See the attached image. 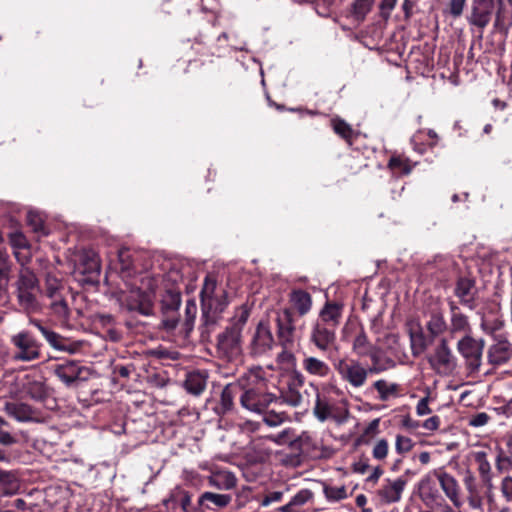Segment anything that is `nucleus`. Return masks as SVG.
Listing matches in <instances>:
<instances>
[{"label": "nucleus", "instance_id": "14", "mask_svg": "<svg viewBox=\"0 0 512 512\" xmlns=\"http://www.w3.org/2000/svg\"><path fill=\"white\" fill-rule=\"evenodd\" d=\"M512 358V342L506 338H497L488 347L487 359L493 366H501Z\"/></svg>", "mask_w": 512, "mask_h": 512}, {"label": "nucleus", "instance_id": "28", "mask_svg": "<svg viewBox=\"0 0 512 512\" xmlns=\"http://www.w3.org/2000/svg\"><path fill=\"white\" fill-rule=\"evenodd\" d=\"M208 483L219 490H231L236 487L237 478L228 470H217L208 477Z\"/></svg>", "mask_w": 512, "mask_h": 512}, {"label": "nucleus", "instance_id": "23", "mask_svg": "<svg viewBox=\"0 0 512 512\" xmlns=\"http://www.w3.org/2000/svg\"><path fill=\"white\" fill-rule=\"evenodd\" d=\"M477 290L474 280L470 278H460L455 287V295L459 298L462 305L470 310L475 307V297Z\"/></svg>", "mask_w": 512, "mask_h": 512}, {"label": "nucleus", "instance_id": "49", "mask_svg": "<svg viewBox=\"0 0 512 512\" xmlns=\"http://www.w3.org/2000/svg\"><path fill=\"white\" fill-rule=\"evenodd\" d=\"M467 0H448L445 12L453 18H459L465 9Z\"/></svg>", "mask_w": 512, "mask_h": 512}, {"label": "nucleus", "instance_id": "61", "mask_svg": "<svg viewBox=\"0 0 512 512\" xmlns=\"http://www.w3.org/2000/svg\"><path fill=\"white\" fill-rule=\"evenodd\" d=\"M284 493L282 491H273L264 496L261 500L260 505L262 507H267L274 502H279L282 500Z\"/></svg>", "mask_w": 512, "mask_h": 512}, {"label": "nucleus", "instance_id": "4", "mask_svg": "<svg viewBox=\"0 0 512 512\" xmlns=\"http://www.w3.org/2000/svg\"><path fill=\"white\" fill-rule=\"evenodd\" d=\"M224 290L217 288L216 280L206 277L201 290L202 312L205 325L215 324L226 303L222 299Z\"/></svg>", "mask_w": 512, "mask_h": 512}, {"label": "nucleus", "instance_id": "37", "mask_svg": "<svg viewBox=\"0 0 512 512\" xmlns=\"http://www.w3.org/2000/svg\"><path fill=\"white\" fill-rule=\"evenodd\" d=\"M24 385L26 393L35 400H42L47 395L45 384L41 380L29 379Z\"/></svg>", "mask_w": 512, "mask_h": 512}, {"label": "nucleus", "instance_id": "19", "mask_svg": "<svg viewBox=\"0 0 512 512\" xmlns=\"http://www.w3.org/2000/svg\"><path fill=\"white\" fill-rule=\"evenodd\" d=\"M406 484L407 480L403 477H398L394 480L386 479L378 491L381 501L387 504L399 502Z\"/></svg>", "mask_w": 512, "mask_h": 512}, {"label": "nucleus", "instance_id": "38", "mask_svg": "<svg viewBox=\"0 0 512 512\" xmlns=\"http://www.w3.org/2000/svg\"><path fill=\"white\" fill-rule=\"evenodd\" d=\"M375 0H355L352 4V16L355 20L363 21L371 11Z\"/></svg>", "mask_w": 512, "mask_h": 512}, {"label": "nucleus", "instance_id": "3", "mask_svg": "<svg viewBox=\"0 0 512 512\" xmlns=\"http://www.w3.org/2000/svg\"><path fill=\"white\" fill-rule=\"evenodd\" d=\"M249 318L246 309H240L224 332L218 335L217 349L222 357L231 359L241 352V335Z\"/></svg>", "mask_w": 512, "mask_h": 512}, {"label": "nucleus", "instance_id": "2", "mask_svg": "<svg viewBox=\"0 0 512 512\" xmlns=\"http://www.w3.org/2000/svg\"><path fill=\"white\" fill-rule=\"evenodd\" d=\"M15 288L17 302L26 314H36L42 311L43 306L37 298L41 292L40 283L32 269L21 267Z\"/></svg>", "mask_w": 512, "mask_h": 512}, {"label": "nucleus", "instance_id": "51", "mask_svg": "<svg viewBox=\"0 0 512 512\" xmlns=\"http://www.w3.org/2000/svg\"><path fill=\"white\" fill-rule=\"evenodd\" d=\"M496 469L500 473L508 472L512 470V457L509 454L504 455L502 452H500L495 460Z\"/></svg>", "mask_w": 512, "mask_h": 512}, {"label": "nucleus", "instance_id": "5", "mask_svg": "<svg viewBox=\"0 0 512 512\" xmlns=\"http://www.w3.org/2000/svg\"><path fill=\"white\" fill-rule=\"evenodd\" d=\"M428 363L431 369L440 376L447 377L455 374L458 360L446 338H442L436 344L432 353L428 356Z\"/></svg>", "mask_w": 512, "mask_h": 512}, {"label": "nucleus", "instance_id": "40", "mask_svg": "<svg viewBox=\"0 0 512 512\" xmlns=\"http://www.w3.org/2000/svg\"><path fill=\"white\" fill-rule=\"evenodd\" d=\"M181 304V296L179 293L168 291L161 300V306L164 313L176 312Z\"/></svg>", "mask_w": 512, "mask_h": 512}, {"label": "nucleus", "instance_id": "32", "mask_svg": "<svg viewBox=\"0 0 512 512\" xmlns=\"http://www.w3.org/2000/svg\"><path fill=\"white\" fill-rule=\"evenodd\" d=\"M290 302L300 316L306 315L312 307L311 295L301 289L293 290L290 293Z\"/></svg>", "mask_w": 512, "mask_h": 512}, {"label": "nucleus", "instance_id": "35", "mask_svg": "<svg viewBox=\"0 0 512 512\" xmlns=\"http://www.w3.org/2000/svg\"><path fill=\"white\" fill-rule=\"evenodd\" d=\"M373 387L379 394L381 401H387L392 397H397L399 394V385L396 383H389L384 379L377 380L373 383Z\"/></svg>", "mask_w": 512, "mask_h": 512}, {"label": "nucleus", "instance_id": "36", "mask_svg": "<svg viewBox=\"0 0 512 512\" xmlns=\"http://www.w3.org/2000/svg\"><path fill=\"white\" fill-rule=\"evenodd\" d=\"M374 348L375 346L368 340V337L363 330L355 336L352 344V350L359 357H366Z\"/></svg>", "mask_w": 512, "mask_h": 512}, {"label": "nucleus", "instance_id": "43", "mask_svg": "<svg viewBox=\"0 0 512 512\" xmlns=\"http://www.w3.org/2000/svg\"><path fill=\"white\" fill-rule=\"evenodd\" d=\"M51 309L54 312V314L62 319L67 320L69 318V308L67 302L61 298H54L51 302Z\"/></svg>", "mask_w": 512, "mask_h": 512}, {"label": "nucleus", "instance_id": "22", "mask_svg": "<svg viewBox=\"0 0 512 512\" xmlns=\"http://www.w3.org/2000/svg\"><path fill=\"white\" fill-rule=\"evenodd\" d=\"M75 269L90 277L99 275L100 263L97 254L93 250H82L78 254Z\"/></svg>", "mask_w": 512, "mask_h": 512}, {"label": "nucleus", "instance_id": "33", "mask_svg": "<svg viewBox=\"0 0 512 512\" xmlns=\"http://www.w3.org/2000/svg\"><path fill=\"white\" fill-rule=\"evenodd\" d=\"M207 375L204 372L194 371L187 375L184 386L188 393L200 395L206 388Z\"/></svg>", "mask_w": 512, "mask_h": 512}, {"label": "nucleus", "instance_id": "59", "mask_svg": "<svg viewBox=\"0 0 512 512\" xmlns=\"http://www.w3.org/2000/svg\"><path fill=\"white\" fill-rule=\"evenodd\" d=\"M28 221L35 232L41 233L42 235L47 234L42 220L39 217H37L34 213H28Z\"/></svg>", "mask_w": 512, "mask_h": 512}, {"label": "nucleus", "instance_id": "25", "mask_svg": "<svg viewBox=\"0 0 512 512\" xmlns=\"http://www.w3.org/2000/svg\"><path fill=\"white\" fill-rule=\"evenodd\" d=\"M81 366L75 361H66L54 368V374L67 386L75 382L81 374Z\"/></svg>", "mask_w": 512, "mask_h": 512}, {"label": "nucleus", "instance_id": "46", "mask_svg": "<svg viewBox=\"0 0 512 512\" xmlns=\"http://www.w3.org/2000/svg\"><path fill=\"white\" fill-rule=\"evenodd\" d=\"M324 494H325L327 500L333 501V502L340 501V500L347 498V491H346L345 486H339V487L326 486L324 488Z\"/></svg>", "mask_w": 512, "mask_h": 512}, {"label": "nucleus", "instance_id": "56", "mask_svg": "<svg viewBox=\"0 0 512 512\" xmlns=\"http://www.w3.org/2000/svg\"><path fill=\"white\" fill-rule=\"evenodd\" d=\"M396 4L397 0H381L379 4L381 17L385 20L389 19Z\"/></svg>", "mask_w": 512, "mask_h": 512}, {"label": "nucleus", "instance_id": "48", "mask_svg": "<svg viewBox=\"0 0 512 512\" xmlns=\"http://www.w3.org/2000/svg\"><path fill=\"white\" fill-rule=\"evenodd\" d=\"M45 286H46V295L48 298L54 299V298L60 297L58 294H59V290L62 285H61V282L56 277L47 275L46 281H45Z\"/></svg>", "mask_w": 512, "mask_h": 512}, {"label": "nucleus", "instance_id": "41", "mask_svg": "<svg viewBox=\"0 0 512 512\" xmlns=\"http://www.w3.org/2000/svg\"><path fill=\"white\" fill-rule=\"evenodd\" d=\"M467 491V501L468 505L472 510H483V497L480 494L478 485L474 487H469L466 489Z\"/></svg>", "mask_w": 512, "mask_h": 512}, {"label": "nucleus", "instance_id": "17", "mask_svg": "<svg viewBox=\"0 0 512 512\" xmlns=\"http://www.w3.org/2000/svg\"><path fill=\"white\" fill-rule=\"evenodd\" d=\"M448 332L452 338L457 335L466 336L472 334V327L469 322V318L462 313L459 307L454 303L450 304Z\"/></svg>", "mask_w": 512, "mask_h": 512}, {"label": "nucleus", "instance_id": "10", "mask_svg": "<svg viewBox=\"0 0 512 512\" xmlns=\"http://www.w3.org/2000/svg\"><path fill=\"white\" fill-rule=\"evenodd\" d=\"M121 300L126 302L130 311H137L142 315L152 314V293L142 291L139 288H131L129 291L121 292Z\"/></svg>", "mask_w": 512, "mask_h": 512}, {"label": "nucleus", "instance_id": "9", "mask_svg": "<svg viewBox=\"0 0 512 512\" xmlns=\"http://www.w3.org/2000/svg\"><path fill=\"white\" fill-rule=\"evenodd\" d=\"M484 340L475 339L471 334L462 336L457 342V351L465 359L467 365L474 370L481 366Z\"/></svg>", "mask_w": 512, "mask_h": 512}, {"label": "nucleus", "instance_id": "55", "mask_svg": "<svg viewBox=\"0 0 512 512\" xmlns=\"http://www.w3.org/2000/svg\"><path fill=\"white\" fill-rule=\"evenodd\" d=\"M500 491L503 498L512 503V476H505L500 483Z\"/></svg>", "mask_w": 512, "mask_h": 512}, {"label": "nucleus", "instance_id": "29", "mask_svg": "<svg viewBox=\"0 0 512 512\" xmlns=\"http://www.w3.org/2000/svg\"><path fill=\"white\" fill-rule=\"evenodd\" d=\"M425 328L431 339H435L448 331V323L442 312L432 311L428 315Z\"/></svg>", "mask_w": 512, "mask_h": 512}, {"label": "nucleus", "instance_id": "60", "mask_svg": "<svg viewBox=\"0 0 512 512\" xmlns=\"http://www.w3.org/2000/svg\"><path fill=\"white\" fill-rule=\"evenodd\" d=\"M286 419V415L281 413H269L264 417V422L270 427L281 425Z\"/></svg>", "mask_w": 512, "mask_h": 512}, {"label": "nucleus", "instance_id": "8", "mask_svg": "<svg viewBox=\"0 0 512 512\" xmlns=\"http://www.w3.org/2000/svg\"><path fill=\"white\" fill-rule=\"evenodd\" d=\"M11 343L16 351L13 359L16 361L30 362L40 358V343L30 332L23 330L11 337Z\"/></svg>", "mask_w": 512, "mask_h": 512}, {"label": "nucleus", "instance_id": "21", "mask_svg": "<svg viewBox=\"0 0 512 512\" xmlns=\"http://www.w3.org/2000/svg\"><path fill=\"white\" fill-rule=\"evenodd\" d=\"M469 459L477 464V470L484 486H491L493 482L492 468L488 460V449L482 448L469 453Z\"/></svg>", "mask_w": 512, "mask_h": 512}, {"label": "nucleus", "instance_id": "6", "mask_svg": "<svg viewBox=\"0 0 512 512\" xmlns=\"http://www.w3.org/2000/svg\"><path fill=\"white\" fill-rule=\"evenodd\" d=\"M495 0H470L466 21L472 31H477L480 36L489 26L495 13Z\"/></svg>", "mask_w": 512, "mask_h": 512}, {"label": "nucleus", "instance_id": "64", "mask_svg": "<svg viewBox=\"0 0 512 512\" xmlns=\"http://www.w3.org/2000/svg\"><path fill=\"white\" fill-rule=\"evenodd\" d=\"M44 338L53 348L63 350V347L60 344L61 336L56 332L51 330L49 333H47V335Z\"/></svg>", "mask_w": 512, "mask_h": 512}, {"label": "nucleus", "instance_id": "20", "mask_svg": "<svg viewBox=\"0 0 512 512\" xmlns=\"http://www.w3.org/2000/svg\"><path fill=\"white\" fill-rule=\"evenodd\" d=\"M436 477L445 496L454 507L460 508L462 501L459 494V484L455 477L444 471L436 473Z\"/></svg>", "mask_w": 512, "mask_h": 512}, {"label": "nucleus", "instance_id": "26", "mask_svg": "<svg viewBox=\"0 0 512 512\" xmlns=\"http://www.w3.org/2000/svg\"><path fill=\"white\" fill-rule=\"evenodd\" d=\"M240 389V378L236 382L229 383L224 387L220 396L219 413L224 414L232 410L234 399L236 397L240 399Z\"/></svg>", "mask_w": 512, "mask_h": 512}, {"label": "nucleus", "instance_id": "13", "mask_svg": "<svg viewBox=\"0 0 512 512\" xmlns=\"http://www.w3.org/2000/svg\"><path fill=\"white\" fill-rule=\"evenodd\" d=\"M3 411L17 422H38L40 420L39 412L24 402L7 401L3 406Z\"/></svg>", "mask_w": 512, "mask_h": 512}, {"label": "nucleus", "instance_id": "42", "mask_svg": "<svg viewBox=\"0 0 512 512\" xmlns=\"http://www.w3.org/2000/svg\"><path fill=\"white\" fill-rule=\"evenodd\" d=\"M265 439L277 445H289L293 448L294 435L291 429H285L276 435H268Z\"/></svg>", "mask_w": 512, "mask_h": 512}, {"label": "nucleus", "instance_id": "47", "mask_svg": "<svg viewBox=\"0 0 512 512\" xmlns=\"http://www.w3.org/2000/svg\"><path fill=\"white\" fill-rule=\"evenodd\" d=\"M414 446V442L411 438L398 434L395 438V451L400 454L404 455L412 450Z\"/></svg>", "mask_w": 512, "mask_h": 512}, {"label": "nucleus", "instance_id": "24", "mask_svg": "<svg viewBox=\"0 0 512 512\" xmlns=\"http://www.w3.org/2000/svg\"><path fill=\"white\" fill-rule=\"evenodd\" d=\"M342 304L327 302L319 312L317 322L337 329L342 317Z\"/></svg>", "mask_w": 512, "mask_h": 512}, {"label": "nucleus", "instance_id": "31", "mask_svg": "<svg viewBox=\"0 0 512 512\" xmlns=\"http://www.w3.org/2000/svg\"><path fill=\"white\" fill-rule=\"evenodd\" d=\"M20 480L15 471L0 468V491L4 496H11L18 492Z\"/></svg>", "mask_w": 512, "mask_h": 512}, {"label": "nucleus", "instance_id": "11", "mask_svg": "<svg viewBox=\"0 0 512 512\" xmlns=\"http://www.w3.org/2000/svg\"><path fill=\"white\" fill-rule=\"evenodd\" d=\"M277 335L282 347H292L295 340V323L293 313L285 308L277 313Z\"/></svg>", "mask_w": 512, "mask_h": 512}, {"label": "nucleus", "instance_id": "15", "mask_svg": "<svg viewBox=\"0 0 512 512\" xmlns=\"http://www.w3.org/2000/svg\"><path fill=\"white\" fill-rule=\"evenodd\" d=\"M336 330L333 327L325 326L319 322H315L311 334L310 341L320 351L325 352L330 349L336 342Z\"/></svg>", "mask_w": 512, "mask_h": 512}, {"label": "nucleus", "instance_id": "44", "mask_svg": "<svg viewBox=\"0 0 512 512\" xmlns=\"http://www.w3.org/2000/svg\"><path fill=\"white\" fill-rule=\"evenodd\" d=\"M331 122L335 133L344 138L345 140L349 141L353 134L350 125L338 118L332 119Z\"/></svg>", "mask_w": 512, "mask_h": 512}, {"label": "nucleus", "instance_id": "52", "mask_svg": "<svg viewBox=\"0 0 512 512\" xmlns=\"http://www.w3.org/2000/svg\"><path fill=\"white\" fill-rule=\"evenodd\" d=\"M388 450V441L386 439H379L373 447L372 455L377 460H383L387 457Z\"/></svg>", "mask_w": 512, "mask_h": 512}, {"label": "nucleus", "instance_id": "63", "mask_svg": "<svg viewBox=\"0 0 512 512\" xmlns=\"http://www.w3.org/2000/svg\"><path fill=\"white\" fill-rule=\"evenodd\" d=\"M290 347H283V350L278 354L277 361L281 364L290 365L293 363L295 357L289 350Z\"/></svg>", "mask_w": 512, "mask_h": 512}, {"label": "nucleus", "instance_id": "1", "mask_svg": "<svg viewBox=\"0 0 512 512\" xmlns=\"http://www.w3.org/2000/svg\"><path fill=\"white\" fill-rule=\"evenodd\" d=\"M240 404L247 411L260 414L277 401V396L268 391L267 381L261 369H253L240 377Z\"/></svg>", "mask_w": 512, "mask_h": 512}, {"label": "nucleus", "instance_id": "7", "mask_svg": "<svg viewBox=\"0 0 512 512\" xmlns=\"http://www.w3.org/2000/svg\"><path fill=\"white\" fill-rule=\"evenodd\" d=\"M333 366L340 378L355 389L363 387L370 375V370L355 359H338Z\"/></svg>", "mask_w": 512, "mask_h": 512}, {"label": "nucleus", "instance_id": "45", "mask_svg": "<svg viewBox=\"0 0 512 512\" xmlns=\"http://www.w3.org/2000/svg\"><path fill=\"white\" fill-rule=\"evenodd\" d=\"M293 448L307 450L315 445L314 438L311 433L304 431L297 437H294Z\"/></svg>", "mask_w": 512, "mask_h": 512}, {"label": "nucleus", "instance_id": "39", "mask_svg": "<svg viewBox=\"0 0 512 512\" xmlns=\"http://www.w3.org/2000/svg\"><path fill=\"white\" fill-rule=\"evenodd\" d=\"M411 350L414 356L423 353L427 346L428 341L422 330L410 332Z\"/></svg>", "mask_w": 512, "mask_h": 512}, {"label": "nucleus", "instance_id": "58", "mask_svg": "<svg viewBox=\"0 0 512 512\" xmlns=\"http://www.w3.org/2000/svg\"><path fill=\"white\" fill-rule=\"evenodd\" d=\"M489 419L490 417L487 413L480 412L471 416L469 419V425L475 428L483 427L488 423Z\"/></svg>", "mask_w": 512, "mask_h": 512}, {"label": "nucleus", "instance_id": "50", "mask_svg": "<svg viewBox=\"0 0 512 512\" xmlns=\"http://www.w3.org/2000/svg\"><path fill=\"white\" fill-rule=\"evenodd\" d=\"M8 426L9 423L4 418L0 417V444L5 446L14 445L17 443L16 437L4 429V427Z\"/></svg>", "mask_w": 512, "mask_h": 512}, {"label": "nucleus", "instance_id": "54", "mask_svg": "<svg viewBox=\"0 0 512 512\" xmlns=\"http://www.w3.org/2000/svg\"><path fill=\"white\" fill-rule=\"evenodd\" d=\"M331 414L330 408L326 403H323L319 397L317 398L315 407H314V415L320 421H325Z\"/></svg>", "mask_w": 512, "mask_h": 512}, {"label": "nucleus", "instance_id": "18", "mask_svg": "<svg viewBox=\"0 0 512 512\" xmlns=\"http://www.w3.org/2000/svg\"><path fill=\"white\" fill-rule=\"evenodd\" d=\"M418 490L421 500L430 508L441 506V502H444L436 483L430 476H425L419 481Z\"/></svg>", "mask_w": 512, "mask_h": 512}, {"label": "nucleus", "instance_id": "62", "mask_svg": "<svg viewBox=\"0 0 512 512\" xmlns=\"http://www.w3.org/2000/svg\"><path fill=\"white\" fill-rule=\"evenodd\" d=\"M430 397L429 395L421 398L416 405V413L418 416H425L431 413L429 407Z\"/></svg>", "mask_w": 512, "mask_h": 512}, {"label": "nucleus", "instance_id": "34", "mask_svg": "<svg viewBox=\"0 0 512 512\" xmlns=\"http://www.w3.org/2000/svg\"><path fill=\"white\" fill-rule=\"evenodd\" d=\"M366 357H369L372 362V365L367 367V369L370 370V374H378L394 367L395 365L394 361L391 359H381L379 351L376 347Z\"/></svg>", "mask_w": 512, "mask_h": 512}, {"label": "nucleus", "instance_id": "53", "mask_svg": "<svg viewBox=\"0 0 512 512\" xmlns=\"http://www.w3.org/2000/svg\"><path fill=\"white\" fill-rule=\"evenodd\" d=\"M312 497V493L309 490L303 489L298 491L290 500L295 508H299L306 504Z\"/></svg>", "mask_w": 512, "mask_h": 512}, {"label": "nucleus", "instance_id": "16", "mask_svg": "<svg viewBox=\"0 0 512 512\" xmlns=\"http://www.w3.org/2000/svg\"><path fill=\"white\" fill-rule=\"evenodd\" d=\"M304 382L305 378L303 374L298 371H295L292 374L287 389L283 391L280 396L281 401L291 407L300 406L303 401V396L300 390L303 387Z\"/></svg>", "mask_w": 512, "mask_h": 512}, {"label": "nucleus", "instance_id": "57", "mask_svg": "<svg viewBox=\"0 0 512 512\" xmlns=\"http://www.w3.org/2000/svg\"><path fill=\"white\" fill-rule=\"evenodd\" d=\"M486 492H485V499L487 503V511L488 512H495L498 507L496 503L495 494L493 492V482H491V486H485Z\"/></svg>", "mask_w": 512, "mask_h": 512}, {"label": "nucleus", "instance_id": "12", "mask_svg": "<svg viewBox=\"0 0 512 512\" xmlns=\"http://www.w3.org/2000/svg\"><path fill=\"white\" fill-rule=\"evenodd\" d=\"M274 337L269 325L259 322L250 342V350L254 356H261L270 351L274 345Z\"/></svg>", "mask_w": 512, "mask_h": 512}, {"label": "nucleus", "instance_id": "27", "mask_svg": "<svg viewBox=\"0 0 512 512\" xmlns=\"http://www.w3.org/2000/svg\"><path fill=\"white\" fill-rule=\"evenodd\" d=\"M303 370L311 376L325 378L330 372V366L325 361L314 357L305 355L302 359Z\"/></svg>", "mask_w": 512, "mask_h": 512}, {"label": "nucleus", "instance_id": "30", "mask_svg": "<svg viewBox=\"0 0 512 512\" xmlns=\"http://www.w3.org/2000/svg\"><path fill=\"white\" fill-rule=\"evenodd\" d=\"M232 497L228 494H218L213 492H204L199 497V503L206 509L216 510L224 508L230 504Z\"/></svg>", "mask_w": 512, "mask_h": 512}]
</instances>
